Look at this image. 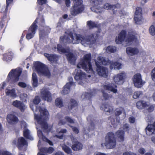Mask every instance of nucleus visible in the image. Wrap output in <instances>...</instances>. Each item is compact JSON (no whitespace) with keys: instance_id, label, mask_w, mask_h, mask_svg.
Here are the masks:
<instances>
[{"instance_id":"obj_1","label":"nucleus","mask_w":155,"mask_h":155,"mask_svg":"<svg viewBox=\"0 0 155 155\" xmlns=\"http://www.w3.org/2000/svg\"><path fill=\"white\" fill-rule=\"evenodd\" d=\"M61 44L72 43L77 44L80 42L84 46H90L95 42V38L93 34L84 37L80 34H73L71 32L68 34L65 32L64 37L60 38Z\"/></svg>"},{"instance_id":"obj_2","label":"nucleus","mask_w":155,"mask_h":155,"mask_svg":"<svg viewBox=\"0 0 155 155\" xmlns=\"http://www.w3.org/2000/svg\"><path fill=\"white\" fill-rule=\"evenodd\" d=\"M91 54H88L85 55L83 59L81 60L77 65V69L74 72L75 74V79L77 80H82L85 79L86 75L81 71L80 69L82 68L88 73H92L93 72L91 63Z\"/></svg>"},{"instance_id":"obj_3","label":"nucleus","mask_w":155,"mask_h":155,"mask_svg":"<svg viewBox=\"0 0 155 155\" xmlns=\"http://www.w3.org/2000/svg\"><path fill=\"white\" fill-rule=\"evenodd\" d=\"M34 106L36 107L35 111H34L35 118L37 120L38 124L40 125L44 131L46 132L50 131L51 127L48 126L45 121L48 119L49 115L48 111L44 107H37L36 105H34Z\"/></svg>"},{"instance_id":"obj_4","label":"nucleus","mask_w":155,"mask_h":155,"mask_svg":"<svg viewBox=\"0 0 155 155\" xmlns=\"http://www.w3.org/2000/svg\"><path fill=\"white\" fill-rule=\"evenodd\" d=\"M126 31L122 30L118 34V37H116L115 42L117 44H121L124 42L127 46L132 44L133 41H137V37L133 32L129 33L127 36L126 37Z\"/></svg>"},{"instance_id":"obj_5","label":"nucleus","mask_w":155,"mask_h":155,"mask_svg":"<svg viewBox=\"0 0 155 155\" xmlns=\"http://www.w3.org/2000/svg\"><path fill=\"white\" fill-rule=\"evenodd\" d=\"M54 51H57L60 53H65L67 56V59L69 62L71 63H74L76 58L72 53L69 52V48L68 47L65 48H63L61 45H58L57 48L54 47L52 48Z\"/></svg>"},{"instance_id":"obj_6","label":"nucleus","mask_w":155,"mask_h":155,"mask_svg":"<svg viewBox=\"0 0 155 155\" xmlns=\"http://www.w3.org/2000/svg\"><path fill=\"white\" fill-rule=\"evenodd\" d=\"M104 145L108 149H112L115 147L116 145V140L114 133L109 132L107 134L105 137V143L101 144L103 147Z\"/></svg>"},{"instance_id":"obj_7","label":"nucleus","mask_w":155,"mask_h":155,"mask_svg":"<svg viewBox=\"0 0 155 155\" xmlns=\"http://www.w3.org/2000/svg\"><path fill=\"white\" fill-rule=\"evenodd\" d=\"M34 66L35 70L39 75L48 77H49L51 76V73L48 68L41 62H37L35 63Z\"/></svg>"},{"instance_id":"obj_8","label":"nucleus","mask_w":155,"mask_h":155,"mask_svg":"<svg viewBox=\"0 0 155 155\" xmlns=\"http://www.w3.org/2000/svg\"><path fill=\"white\" fill-rule=\"evenodd\" d=\"M71 0L73 2L74 5L71 9V13L72 15L75 16L83 11L84 6L82 4V0Z\"/></svg>"},{"instance_id":"obj_9","label":"nucleus","mask_w":155,"mask_h":155,"mask_svg":"<svg viewBox=\"0 0 155 155\" xmlns=\"http://www.w3.org/2000/svg\"><path fill=\"white\" fill-rule=\"evenodd\" d=\"M21 72V71L20 69H12L8 75V81L11 83L14 84L17 82L19 80V77Z\"/></svg>"},{"instance_id":"obj_10","label":"nucleus","mask_w":155,"mask_h":155,"mask_svg":"<svg viewBox=\"0 0 155 155\" xmlns=\"http://www.w3.org/2000/svg\"><path fill=\"white\" fill-rule=\"evenodd\" d=\"M92 6L91 8L92 11L97 13H101L103 11V8L101 6L102 0H91V1Z\"/></svg>"},{"instance_id":"obj_11","label":"nucleus","mask_w":155,"mask_h":155,"mask_svg":"<svg viewBox=\"0 0 155 155\" xmlns=\"http://www.w3.org/2000/svg\"><path fill=\"white\" fill-rule=\"evenodd\" d=\"M96 66H101L99 65H109L110 61L107 58L99 56L95 60Z\"/></svg>"},{"instance_id":"obj_12","label":"nucleus","mask_w":155,"mask_h":155,"mask_svg":"<svg viewBox=\"0 0 155 155\" xmlns=\"http://www.w3.org/2000/svg\"><path fill=\"white\" fill-rule=\"evenodd\" d=\"M133 81L134 86L137 88L141 87L145 83L142 80L141 76L139 73L137 74L134 76Z\"/></svg>"},{"instance_id":"obj_13","label":"nucleus","mask_w":155,"mask_h":155,"mask_svg":"<svg viewBox=\"0 0 155 155\" xmlns=\"http://www.w3.org/2000/svg\"><path fill=\"white\" fill-rule=\"evenodd\" d=\"M135 23L137 24H141L142 23V10L141 8H136L134 18Z\"/></svg>"},{"instance_id":"obj_14","label":"nucleus","mask_w":155,"mask_h":155,"mask_svg":"<svg viewBox=\"0 0 155 155\" xmlns=\"http://www.w3.org/2000/svg\"><path fill=\"white\" fill-rule=\"evenodd\" d=\"M37 19H36L30 27L28 30V33L26 37L28 39H30L32 38L35 33V30L37 29V25L36 24L37 23Z\"/></svg>"},{"instance_id":"obj_15","label":"nucleus","mask_w":155,"mask_h":155,"mask_svg":"<svg viewBox=\"0 0 155 155\" xmlns=\"http://www.w3.org/2000/svg\"><path fill=\"white\" fill-rule=\"evenodd\" d=\"M97 73L100 76L107 78L108 75V69L106 67L103 66H96Z\"/></svg>"},{"instance_id":"obj_16","label":"nucleus","mask_w":155,"mask_h":155,"mask_svg":"<svg viewBox=\"0 0 155 155\" xmlns=\"http://www.w3.org/2000/svg\"><path fill=\"white\" fill-rule=\"evenodd\" d=\"M126 77V74L125 72H122L121 73L115 75L113 77V79L114 82L117 84H121L123 82V81Z\"/></svg>"},{"instance_id":"obj_17","label":"nucleus","mask_w":155,"mask_h":155,"mask_svg":"<svg viewBox=\"0 0 155 155\" xmlns=\"http://www.w3.org/2000/svg\"><path fill=\"white\" fill-rule=\"evenodd\" d=\"M41 143V141L40 140H39L38 142V147L40 150V152L38 153L37 155H45V153H51L54 151V149L51 147H49L48 148H40L39 145H40Z\"/></svg>"},{"instance_id":"obj_18","label":"nucleus","mask_w":155,"mask_h":155,"mask_svg":"<svg viewBox=\"0 0 155 155\" xmlns=\"http://www.w3.org/2000/svg\"><path fill=\"white\" fill-rule=\"evenodd\" d=\"M41 96L44 100L51 101L52 98L50 93L46 88H44L41 91Z\"/></svg>"},{"instance_id":"obj_19","label":"nucleus","mask_w":155,"mask_h":155,"mask_svg":"<svg viewBox=\"0 0 155 155\" xmlns=\"http://www.w3.org/2000/svg\"><path fill=\"white\" fill-rule=\"evenodd\" d=\"M120 5L119 4H117L115 5H112L109 3H105L104 6V8L107 10H113V13L116 14L117 11H118V9L120 7Z\"/></svg>"},{"instance_id":"obj_20","label":"nucleus","mask_w":155,"mask_h":155,"mask_svg":"<svg viewBox=\"0 0 155 155\" xmlns=\"http://www.w3.org/2000/svg\"><path fill=\"white\" fill-rule=\"evenodd\" d=\"M12 105L19 109L21 112H23L27 107L23 102L17 100L12 102Z\"/></svg>"},{"instance_id":"obj_21","label":"nucleus","mask_w":155,"mask_h":155,"mask_svg":"<svg viewBox=\"0 0 155 155\" xmlns=\"http://www.w3.org/2000/svg\"><path fill=\"white\" fill-rule=\"evenodd\" d=\"M73 144L72 148L74 151H78L82 149L83 145L80 143L78 142L77 139L74 138H72Z\"/></svg>"},{"instance_id":"obj_22","label":"nucleus","mask_w":155,"mask_h":155,"mask_svg":"<svg viewBox=\"0 0 155 155\" xmlns=\"http://www.w3.org/2000/svg\"><path fill=\"white\" fill-rule=\"evenodd\" d=\"M139 52V51L138 49L136 47H129L127 48L126 50L127 54L130 56L136 55L138 54Z\"/></svg>"},{"instance_id":"obj_23","label":"nucleus","mask_w":155,"mask_h":155,"mask_svg":"<svg viewBox=\"0 0 155 155\" xmlns=\"http://www.w3.org/2000/svg\"><path fill=\"white\" fill-rule=\"evenodd\" d=\"M70 80L71 81L67 83L64 86V89L61 92V94H67L69 93L70 91V87L71 86H74V84L72 82V78H70Z\"/></svg>"},{"instance_id":"obj_24","label":"nucleus","mask_w":155,"mask_h":155,"mask_svg":"<svg viewBox=\"0 0 155 155\" xmlns=\"http://www.w3.org/2000/svg\"><path fill=\"white\" fill-rule=\"evenodd\" d=\"M146 133L147 135H155V122L152 124L149 125L147 127Z\"/></svg>"},{"instance_id":"obj_25","label":"nucleus","mask_w":155,"mask_h":155,"mask_svg":"<svg viewBox=\"0 0 155 155\" xmlns=\"http://www.w3.org/2000/svg\"><path fill=\"white\" fill-rule=\"evenodd\" d=\"M36 126V128L38 129V135L40 140H42L44 141H46L51 145H53L52 142L47 139L45 136H44L43 135L42 131L40 130V129H39L38 128V126L37 125Z\"/></svg>"},{"instance_id":"obj_26","label":"nucleus","mask_w":155,"mask_h":155,"mask_svg":"<svg viewBox=\"0 0 155 155\" xmlns=\"http://www.w3.org/2000/svg\"><path fill=\"white\" fill-rule=\"evenodd\" d=\"M136 106L139 109L147 108L149 106V103L145 101H139L137 103Z\"/></svg>"},{"instance_id":"obj_27","label":"nucleus","mask_w":155,"mask_h":155,"mask_svg":"<svg viewBox=\"0 0 155 155\" xmlns=\"http://www.w3.org/2000/svg\"><path fill=\"white\" fill-rule=\"evenodd\" d=\"M45 56L48 60L52 62H56L58 60V57L55 54H50L47 53L44 54Z\"/></svg>"},{"instance_id":"obj_28","label":"nucleus","mask_w":155,"mask_h":155,"mask_svg":"<svg viewBox=\"0 0 155 155\" xmlns=\"http://www.w3.org/2000/svg\"><path fill=\"white\" fill-rule=\"evenodd\" d=\"M7 120L9 123L13 124L18 120V118L13 114H9L7 116Z\"/></svg>"},{"instance_id":"obj_29","label":"nucleus","mask_w":155,"mask_h":155,"mask_svg":"<svg viewBox=\"0 0 155 155\" xmlns=\"http://www.w3.org/2000/svg\"><path fill=\"white\" fill-rule=\"evenodd\" d=\"M67 122L71 124L74 123V120L70 117L67 116L65 117L64 119L60 120L58 122V124L59 126H61L65 124Z\"/></svg>"},{"instance_id":"obj_30","label":"nucleus","mask_w":155,"mask_h":155,"mask_svg":"<svg viewBox=\"0 0 155 155\" xmlns=\"http://www.w3.org/2000/svg\"><path fill=\"white\" fill-rule=\"evenodd\" d=\"M13 57V54L12 52H10L3 55V60L8 62L12 60Z\"/></svg>"},{"instance_id":"obj_31","label":"nucleus","mask_w":155,"mask_h":155,"mask_svg":"<svg viewBox=\"0 0 155 155\" xmlns=\"http://www.w3.org/2000/svg\"><path fill=\"white\" fill-rule=\"evenodd\" d=\"M27 145V143L24 138L22 137L18 138L17 146L20 149L23 146Z\"/></svg>"},{"instance_id":"obj_32","label":"nucleus","mask_w":155,"mask_h":155,"mask_svg":"<svg viewBox=\"0 0 155 155\" xmlns=\"http://www.w3.org/2000/svg\"><path fill=\"white\" fill-rule=\"evenodd\" d=\"M110 64V68L111 69H120L121 68V64L117 62H112Z\"/></svg>"},{"instance_id":"obj_33","label":"nucleus","mask_w":155,"mask_h":155,"mask_svg":"<svg viewBox=\"0 0 155 155\" xmlns=\"http://www.w3.org/2000/svg\"><path fill=\"white\" fill-rule=\"evenodd\" d=\"M116 135L120 142H123L124 140V132L122 130H119L116 133Z\"/></svg>"},{"instance_id":"obj_34","label":"nucleus","mask_w":155,"mask_h":155,"mask_svg":"<svg viewBox=\"0 0 155 155\" xmlns=\"http://www.w3.org/2000/svg\"><path fill=\"white\" fill-rule=\"evenodd\" d=\"M117 87L116 85L114 86H113L111 84L104 85V87L105 90L110 91L114 93L117 92Z\"/></svg>"},{"instance_id":"obj_35","label":"nucleus","mask_w":155,"mask_h":155,"mask_svg":"<svg viewBox=\"0 0 155 155\" xmlns=\"http://www.w3.org/2000/svg\"><path fill=\"white\" fill-rule=\"evenodd\" d=\"M6 94L8 96H10L12 97L16 98L17 97L15 89L8 90L6 89L5 91Z\"/></svg>"},{"instance_id":"obj_36","label":"nucleus","mask_w":155,"mask_h":155,"mask_svg":"<svg viewBox=\"0 0 155 155\" xmlns=\"http://www.w3.org/2000/svg\"><path fill=\"white\" fill-rule=\"evenodd\" d=\"M101 108L105 112L109 113L111 112L113 110L112 106L108 104H103Z\"/></svg>"},{"instance_id":"obj_37","label":"nucleus","mask_w":155,"mask_h":155,"mask_svg":"<svg viewBox=\"0 0 155 155\" xmlns=\"http://www.w3.org/2000/svg\"><path fill=\"white\" fill-rule=\"evenodd\" d=\"M23 134L24 136L26 138L31 140H33V138L30 135L29 130L27 128H25L24 129Z\"/></svg>"},{"instance_id":"obj_38","label":"nucleus","mask_w":155,"mask_h":155,"mask_svg":"<svg viewBox=\"0 0 155 155\" xmlns=\"http://www.w3.org/2000/svg\"><path fill=\"white\" fill-rule=\"evenodd\" d=\"M78 105V103L74 100L71 99L69 106V108L70 109H72L73 108L76 109Z\"/></svg>"},{"instance_id":"obj_39","label":"nucleus","mask_w":155,"mask_h":155,"mask_svg":"<svg viewBox=\"0 0 155 155\" xmlns=\"http://www.w3.org/2000/svg\"><path fill=\"white\" fill-rule=\"evenodd\" d=\"M32 80L33 81V85L34 87H37L38 84V80L36 74L33 73L32 74Z\"/></svg>"},{"instance_id":"obj_40","label":"nucleus","mask_w":155,"mask_h":155,"mask_svg":"<svg viewBox=\"0 0 155 155\" xmlns=\"http://www.w3.org/2000/svg\"><path fill=\"white\" fill-rule=\"evenodd\" d=\"M67 131L66 129H62L58 132V135L55 136L57 138L62 139L63 137V134L66 133Z\"/></svg>"},{"instance_id":"obj_41","label":"nucleus","mask_w":155,"mask_h":155,"mask_svg":"<svg viewBox=\"0 0 155 155\" xmlns=\"http://www.w3.org/2000/svg\"><path fill=\"white\" fill-rule=\"evenodd\" d=\"M87 25L90 28H92L94 27H97V24L96 22L89 21L87 22Z\"/></svg>"},{"instance_id":"obj_42","label":"nucleus","mask_w":155,"mask_h":155,"mask_svg":"<svg viewBox=\"0 0 155 155\" xmlns=\"http://www.w3.org/2000/svg\"><path fill=\"white\" fill-rule=\"evenodd\" d=\"M106 51L107 53H114L116 51V48L114 46H109L107 48Z\"/></svg>"},{"instance_id":"obj_43","label":"nucleus","mask_w":155,"mask_h":155,"mask_svg":"<svg viewBox=\"0 0 155 155\" xmlns=\"http://www.w3.org/2000/svg\"><path fill=\"white\" fill-rule=\"evenodd\" d=\"M50 30V28H49L48 27H46L45 28H44V30H43L42 31L40 30L39 34L40 38H41L43 35H44V33H46V34L49 32Z\"/></svg>"},{"instance_id":"obj_44","label":"nucleus","mask_w":155,"mask_h":155,"mask_svg":"<svg viewBox=\"0 0 155 155\" xmlns=\"http://www.w3.org/2000/svg\"><path fill=\"white\" fill-rule=\"evenodd\" d=\"M55 104L57 106L60 107L63 106L62 100L60 98H58L55 100Z\"/></svg>"},{"instance_id":"obj_45","label":"nucleus","mask_w":155,"mask_h":155,"mask_svg":"<svg viewBox=\"0 0 155 155\" xmlns=\"http://www.w3.org/2000/svg\"><path fill=\"white\" fill-rule=\"evenodd\" d=\"M63 150L66 152V153L68 154H70L71 153L72 150L71 149L65 145H64L62 147Z\"/></svg>"},{"instance_id":"obj_46","label":"nucleus","mask_w":155,"mask_h":155,"mask_svg":"<svg viewBox=\"0 0 155 155\" xmlns=\"http://www.w3.org/2000/svg\"><path fill=\"white\" fill-rule=\"evenodd\" d=\"M95 92H91V93H85L84 94V98H89L91 96L94 95V93H95ZM84 96V94H83L82 96L81 97L84 98L83 96Z\"/></svg>"},{"instance_id":"obj_47","label":"nucleus","mask_w":155,"mask_h":155,"mask_svg":"<svg viewBox=\"0 0 155 155\" xmlns=\"http://www.w3.org/2000/svg\"><path fill=\"white\" fill-rule=\"evenodd\" d=\"M149 31L150 34L152 35H155V28L153 25L151 26L149 29Z\"/></svg>"},{"instance_id":"obj_48","label":"nucleus","mask_w":155,"mask_h":155,"mask_svg":"<svg viewBox=\"0 0 155 155\" xmlns=\"http://www.w3.org/2000/svg\"><path fill=\"white\" fill-rule=\"evenodd\" d=\"M142 94V92L140 91H136L134 93L133 97L134 99L138 98Z\"/></svg>"},{"instance_id":"obj_49","label":"nucleus","mask_w":155,"mask_h":155,"mask_svg":"<svg viewBox=\"0 0 155 155\" xmlns=\"http://www.w3.org/2000/svg\"><path fill=\"white\" fill-rule=\"evenodd\" d=\"M123 129L126 131H128L130 130L129 125L128 124H125L123 125Z\"/></svg>"},{"instance_id":"obj_50","label":"nucleus","mask_w":155,"mask_h":155,"mask_svg":"<svg viewBox=\"0 0 155 155\" xmlns=\"http://www.w3.org/2000/svg\"><path fill=\"white\" fill-rule=\"evenodd\" d=\"M33 102L35 104H38L40 102V99L39 97L38 96L35 97Z\"/></svg>"},{"instance_id":"obj_51","label":"nucleus","mask_w":155,"mask_h":155,"mask_svg":"<svg viewBox=\"0 0 155 155\" xmlns=\"http://www.w3.org/2000/svg\"><path fill=\"white\" fill-rule=\"evenodd\" d=\"M151 76L153 80L155 81V67L152 71Z\"/></svg>"},{"instance_id":"obj_52","label":"nucleus","mask_w":155,"mask_h":155,"mask_svg":"<svg viewBox=\"0 0 155 155\" xmlns=\"http://www.w3.org/2000/svg\"><path fill=\"white\" fill-rule=\"evenodd\" d=\"M18 85L19 86L22 88L25 87L27 86L26 84L25 83L21 82H19Z\"/></svg>"},{"instance_id":"obj_53","label":"nucleus","mask_w":155,"mask_h":155,"mask_svg":"<svg viewBox=\"0 0 155 155\" xmlns=\"http://www.w3.org/2000/svg\"><path fill=\"white\" fill-rule=\"evenodd\" d=\"M102 92L103 93L104 99L105 100L108 99L109 97L108 95L107 94L104 93L103 91H102Z\"/></svg>"},{"instance_id":"obj_54","label":"nucleus","mask_w":155,"mask_h":155,"mask_svg":"<svg viewBox=\"0 0 155 155\" xmlns=\"http://www.w3.org/2000/svg\"><path fill=\"white\" fill-rule=\"evenodd\" d=\"M47 2V0H38V3L41 5L45 4Z\"/></svg>"},{"instance_id":"obj_55","label":"nucleus","mask_w":155,"mask_h":155,"mask_svg":"<svg viewBox=\"0 0 155 155\" xmlns=\"http://www.w3.org/2000/svg\"><path fill=\"white\" fill-rule=\"evenodd\" d=\"M122 109L121 110L117 109L116 110V111L115 113V114L116 116H119L122 113Z\"/></svg>"},{"instance_id":"obj_56","label":"nucleus","mask_w":155,"mask_h":155,"mask_svg":"<svg viewBox=\"0 0 155 155\" xmlns=\"http://www.w3.org/2000/svg\"><path fill=\"white\" fill-rule=\"evenodd\" d=\"M13 1V0H6V10L7 11L8 9V8L9 5L11 4Z\"/></svg>"},{"instance_id":"obj_57","label":"nucleus","mask_w":155,"mask_h":155,"mask_svg":"<svg viewBox=\"0 0 155 155\" xmlns=\"http://www.w3.org/2000/svg\"><path fill=\"white\" fill-rule=\"evenodd\" d=\"M146 109H147L148 111L149 112H151L153 110V107L152 105H150L149 103V106L147 108H146Z\"/></svg>"},{"instance_id":"obj_58","label":"nucleus","mask_w":155,"mask_h":155,"mask_svg":"<svg viewBox=\"0 0 155 155\" xmlns=\"http://www.w3.org/2000/svg\"><path fill=\"white\" fill-rule=\"evenodd\" d=\"M135 119L133 117H131L129 118V121L130 123H134L135 122Z\"/></svg>"},{"instance_id":"obj_59","label":"nucleus","mask_w":155,"mask_h":155,"mask_svg":"<svg viewBox=\"0 0 155 155\" xmlns=\"http://www.w3.org/2000/svg\"><path fill=\"white\" fill-rule=\"evenodd\" d=\"M73 131L76 134H78L79 132L78 130L75 127H71Z\"/></svg>"},{"instance_id":"obj_60","label":"nucleus","mask_w":155,"mask_h":155,"mask_svg":"<svg viewBox=\"0 0 155 155\" xmlns=\"http://www.w3.org/2000/svg\"><path fill=\"white\" fill-rule=\"evenodd\" d=\"M21 126L22 127H24V129L26 128L27 124L24 121H22L21 122Z\"/></svg>"},{"instance_id":"obj_61","label":"nucleus","mask_w":155,"mask_h":155,"mask_svg":"<svg viewBox=\"0 0 155 155\" xmlns=\"http://www.w3.org/2000/svg\"><path fill=\"white\" fill-rule=\"evenodd\" d=\"M139 152L140 154H143L145 152V150L144 148H140L139 150Z\"/></svg>"},{"instance_id":"obj_62","label":"nucleus","mask_w":155,"mask_h":155,"mask_svg":"<svg viewBox=\"0 0 155 155\" xmlns=\"http://www.w3.org/2000/svg\"><path fill=\"white\" fill-rule=\"evenodd\" d=\"M65 1V4L67 6L69 7L70 6L71 4L70 0H64Z\"/></svg>"},{"instance_id":"obj_63","label":"nucleus","mask_w":155,"mask_h":155,"mask_svg":"<svg viewBox=\"0 0 155 155\" xmlns=\"http://www.w3.org/2000/svg\"><path fill=\"white\" fill-rule=\"evenodd\" d=\"M123 155H136V154L132 153L126 152L123 153Z\"/></svg>"},{"instance_id":"obj_64","label":"nucleus","mask_w":155,"mask_h":155,"mask_svg":"<svg viewBox=\"0 0 155 155\" xmlns=\"http://www.w3.org/2000/svg\"><path fill=\"white\" fill-rule=\"evenodd\" d=\"M147 120L148 122H151V120H153V118L152 117H151L150 116H149L148 117H147Z\"/></svg>"}]
</instances>
